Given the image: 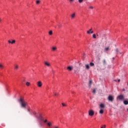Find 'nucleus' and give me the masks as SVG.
Here are the masks:
<instances>
[{"instance_id":"nucleus-1","label":"nucleus","mask_w":128,"mask_h":128,"mask_svg":"<svg viewBox=\"0 0 128 128\" xmlns=\"http://www.w3.org/2000/svg\"><path fill=\"white\" fill-rule=\"evenodd\" d=\"M18 102H19L22 108H26V106H28V102H26L22 98H20V99L18 100Z\"/></svg>"},{"instance_id":"nucleus-2","label":"nucleus","mask_w":128,"mask_h":128,"mask_svg":"<svg viewBox=\"0 0 128 128\" xmlns=\"http://www.w3.org/2000/svg\"><path fill=\"white\" fill-rule=\"evenodd\" d=\"M117 98L119 100H124V96L122 94H120L117 96Z\"/></svg>"},{"instance_id":"nucleus-3","label":"nucleus","mask_w":128,"mask_h":128,"mask_svg":"<svg viewBox=\"0 0 128 128\" xmlns=\"http://www.w3.org/2000/svg\"><path fill=\"white\" fill-rule=\"evenodd\" d=\"M108 100H109V102H114V96L110 95L108 98Z\"/></svg>"},{"instance_id":"nucleus-4","label":"nucleus","mask_w":128,"mask_h":128,"mask_svg":"<svg viewBox=\"0 0 128 128\" xmlns=\"http://www.w3.org/2000/svg\"><path fill=\"white\" fill-rule=\"evenodd\" d=\"M94 114V112L92 110L88 111V115L90 116H92Z\"/></svg>"},{"instance_id":"nucleus-5","label":"nucleus","mask_w":128,"mask_h":128,"mask_svg":"<svg viewBox=\"0 0 128 128\" xmlns=\"http://www.w3.org/2000/svg\"><path fill=\"white\" fill-rule=\"evenodd\" d=\"M106 108V104H100L99 106V108H102L104 110V108Z\"/></svg>"},{"instance_id":"nucleus-6","label":"nucleus","mask_w":128,"mask_h":128,"mask_svg":"<svg viewBox=\"0 0 128 128\" xmlns=\"http://www.w3.org/2000/svg\"><path fill=\"white\" fill-rule=\"evenodd\" d=\"M36 84L38 88H42V81L38 82Z\"/></svg>"},{"instance_id":"nucleus-7","label":"nucleus","mask_w":128,"mask_h":128,"mask_svg":"<svg viewBox=\"0 0 128 128\" xmlns=\"http://www.w3.org/2000/svg\"><path fill=\"white\" fill-rule=\"evenodd\" d=\"M8 44H16V40H12V42L10 40H8Z\"/></svg>"},{"instance_id":"nucleus-8","label":"nucleus","mask_w":128,"mask_h":128,"mask_svg":"<svg viewBox=\"0 0 128 128\" xmlns=\"http://www.w3.org/2000/svg\"><path fill=\"white\" fill-rule=\"evenodd\" d=\"M44 64L46 66H48V67L50 66V62H48V61H46L44 62Z\"/></svg>"},{"instance_id":"nucleus-9","label":"nucleus","mask_w":128,"mask_h":128,"mask_svg":"<svg viewBox=\"0 0 128 128\" xmlns=\"http://www.w3.org/2000/svg\"><path fill=\"white\" fill-rule=\"evenodd\" d=\"M19 66L18 64H14V69L16 70H18Z\"/></svg>"},{"instance_id":"nucleus-10","label":"nucleus","mask_w":128,"mask_h":128,"mask_svg":"<svg viewBox=\"0 0 128 128\" xmlns=\"http://www.w3.org/2000/svg\"><path fill=\"white\" fill-rule=\"evenodd\" d=\"M104 109L100 108V110L99 111V114H104Z\"/></svg>"},{"instance_id":"nucleus-11","label":"nucleus","mask_w":128,"mask_h":128,"mask_svg":"<svg viewBox=\"0 0 128 128\" xmlns=\"http://www.w3.org/2000/svg\"><path fill=\"white\" fill-rule=\"evenodd\" d=\"M47 125L48 126L50 127L52 126V122H49L47 123Z\"/></svg>"},{"instance_id":"nucleus-12","label":"nucleus","mask_w":128,"mask_h":128,"mask_svg":"<svg viewBox=\"0 0 128 128\" xmlns=\"http://www.w3.org/2000/svg\"><path fill=\"white\" fill-rule=\"evenodd\" d=\"M76 18V12L73 13V14L71 15V18Z\"/></svg>"},{"instance_id":"nucleus-13","label":"nucleus","mask_w":128,"mask_h":128,"mask_svg":"<svg viewBox=\"0 0 128 128\" xmlns=\"http://www.w3.org/2000/svg\"><path fill=\"white\" fill-rule=\"evenodd\" d=\"M124 104H125V106H128V100H124Z\"/></svg>"},{"instance_id":"nucleus-14","label":"nucleus","mask_w":128,"mask_h":128,"mask_svg":"<svg viewBox=\"0 0 128 128\" xmlns=\"http://www.w3.org/2000/svg\"><path fill=\"white\" fill-rule=\"evenodd\" d=\"M86 70H90V64H86L85 65Z\"/></svg>"},{"instance_id":"nucleus-15","label":"nucleus","mask_w":128,"mask_h":128,"mask_svg":"<svg viewBox=\"0 0 128 128\" xmlns=\"http://www.w3.org/2000/svg\"><path fill=\"white\" fill-rule=\"evenodd\" d=\"M67 70H72V66H68V68H67Z\"/></svg>"},{"instance_id":"nucleus-16","label":"nucleus","mask_w":128,"mask_h":128,"mask_svg":"<svg viewBox=\"0 0 128 128\" xmlns=\"http://www.w3.org/2000/svg\"><path fill=\"white\" fill-rule=\"evenodd\" d=\"M104 50L105 52H108V50H110V46L106 48Z\"/></svg>"},{"instance_id":"nucleus-17","label":"nucleus","mask_w":128,"mask_h":128,"mask_svg":"<svg viewBox=\"0 0 128 128\" xmlns=\"http://www.w3.org/2000/svg\"><path fill=\"white\" fill-rule=\"evenodd\" d=\"M92 80H90L89 81V86L90 88L92 86Z\"/></svg>"},{"instance_id":"nucleus-18","label":"nucleus","mask_w":128,"mask_h":128,"mask_svg":"<svg viewBox=\"0 0 128 128\" xmlns=\"http://www.w3.org/2000/svg\"><path fill=\"white\" fill-rule=\"evenodd\" d=\"M36 4H40V0H37L36 1Z\"/></svg>"},{"instance_id":"nucleus-19","label":"nucleus","mask_w":128,"mask_h":128,"mask_svg":"<svg viewBox=\"0 0 128 128\" xmlns=\"http://www.w3.org/2000/svg\"><path fill=\"white\" fill-rule=\"evenodd\" d=\"M26 86H30V82H26Z\"/></svg>"},{"instance_id":"nucleus-20","label":"nucleus","mask_w":128,"mask_h":128,"mask_svg":"<svg viewBox=\"0 0 128 128\" xmlns=\"http://www.w3.org/2000/svg\"><path fill=\"white\" fill-rule=\"evenodd\" d=\"M57 50V48L56 46H54V47H52V50L54 52V50Z\"/></svg>"},{"instance_id":"nucleus-21","label":"nucleus","mask_w":128,"mask_h":128,"mask_svg":"<svg viewBox=\"0 0 128 128\" xmlns=\"http://www.w3.org/2000/svg\"><path fill=\"white\" fill-rule=\"evenodd\" d=\"M92 38H96V34H94L92 35Z\"/></svg>"},{"instance_id":"nucleus-22","label":"nucleus","mask_w":128,"mask_h":128,"mask_svg":"<svg viewBox=\"0 0 128 128\" xmlns=\"http://www.w3.org/2000/svg\"><path fill=\"white\" fill-rule=\"evenodd\" d=\"M94 66V64L92 62L90 63V66Z\"/></svg>"},{"instance_id":"nucleus-23","label":"nucleus","mask_w":128,"mask_h":128,"mask_svg":"<svg viewBox=\"0 0 128 128\" xmlns=\"http://www.w3.org/2000/svg\"><path fill=\"white\" fill-rule=\"evenodd\" d=\"M50 36H52V31L50 30L49 32Z\"/></svg>"},{"instance_id":"nucleus-24","label":"nucleus","mask_w":128,"mask_h":128,"mask_svg":"<svg viewBox=\"0 0 128 128\" xmlns=\"http://www.w3.org/2000/svg\"><path fill=\"white\" fill-rule=\"evenodd\" d=\"M103 63L104 64H106V60H103Z\"/></svg>"},{"instance_id":"nucleus-25","label":"nucleus","mask_w":128,"mask_h":128,"mask_svg":"<svg viewBox=\"0 0 128 128\" xmlns=\"http://www.w3.org/2000/svg\"><path fill=\"white\" fill-rule=\"evenodd\" d=\"M78 0V2H80V4H82V2H84V0Z\"/></svg>"},{"instance_id":"nucleus-26","label":"nucleus","mask_w":128,"mask_h":128,"mask_svg":"<svg viewBox=\"0 0 128 128\" xmlns=\"http://www.w3.org/2000/svg\"><path fill=\"white\" fill-rule=\"evenodd\" d=\"M62 106H66V104L64 103H62Z\"/></svg>"},{"instance_id":"nucleus-27","label":"nucleus","mask_w":128,"mask_h":128,"mask_svg":"<svg viewBox=\"0 0 128 128\" xmlns=\"http://www.w3.org/2000/svg\"><path fill=\"white\" fill-rule=\"evenodd\" d=\"M0 68H4V66H2V64H0Z\"/></svg>"},{"instance_id":"nucleus-28","label":"nucleus","mask_w":128,"mask_h":128,"mask_svg":"<svg viewBox=\"0 0 128 128\" xmlns=\"http://www.w3.org/2000/svg\"><path fill=\"white\" fill-rule=\"evenodd\" d=\"M87 34H90V31L88 30V31H87Z\"/></svg>"},{"instance_id":"nucleus-29","label":"nucleus","mask_w":128,"mask_h":128,"mask_svg":"<svg viewBox=\"0 0 128 128\" xmlns=\"http://www.w3.org/2000/svg\"><path fill=\"white\" fill-rule=\"evenodd\" d=\"M106 125H103L102 126H101V128H106Z\"/></svg>"},{"instance_id":"nucleus-30","label":"nucleus","mask_w":128,"mask_h":128,"mask_svg":"<svg viewBox=\"0 0 128 128\" xmlns=\"http://www.w3.org/2000/svg\"><path fill=\"white\" fill-rule=\"evenodd\" d=\"M92 92H93V94H96V89H94V90H92Z\"/></svg>"},{"instance_id":"nucleus-31","label":"nucleus","mask_w":128,"mask_h":128,"mask_svg":"<svg viewBox=\"0 0 128 128\" xmlns=\"http://www.w3.org/2000/svg\"><path fill=\"white\" fill-rule=\"evenodd\" d=\"M55 96H58V93H54Z\"/></svg>"},{"instance_id":"nucleus-32","label":"nucleus","mask_w":128,"mask_h":128,"mask_svg":"<svg viewBox=\"0 0 128 128\" xmlns=\"http://www.w3.org/2000/svg\"><path fill=\"white\" fill-rule=\"evenodd\" d=\"M90 8H91V10H94V6H90Z\"/></svg>"},{"instance_id":"nucleus-33","label":"nucleus","mask_w":128,"mask_h":128,"mask_svg":"<svg viewBox=\"0 0 128 128\" xmlns=\"http://www.w3.org/2000/svg\"><path fill=\"white\" fill-rule=\"evenodd\" d=\"M79 70H74V72H75V74H76V72H78Z\"/></svg>"},{"instance_id":"nucleus-34","label":"nucleus","mask_w":128,"mask_h":128,"mask_svg":"<svg viewBox=\"0 0 128 128\" xmlns=\"http://www.w3.org/2000/svg\"><path fill=\"white\" fill-rule=\"evenodd\" d=\"M116 53L118 54V49H116Z\"/></svg>"},{"instance_id":"nucleus-35","label":"nucleus","mask_w":128,"mask_h":128,"mask_svg":"<svg viewBox=\"0 0 128 128\" xmlns=\"http://www.w3.org/2000/svg\"><path fill=\"white\" fill-rule=\"evenodd\" d=\"M58 28H62V25L61 24H58Z\"/></svg>"},{"instance_id":"nucleus-36","label":"nucleus","mask_w":128,"mask_h":128,"mask_svg":"<svg viewBox=\"0 0 128 128\" xmlns=\"http://www.w3.org/2000/svg\"><path fill=\"white\" fill-rule=\"evenodd\" d=\"M92 28H91L90 29L89 32H92Z\"/></svg>"},{"instance_id":"nucleus-37","label":"nucleus","mask_w":128,"mask_h":128,"mask_svg":"<svg viewBox=\"0 0 128 128\" xmlns=\"http://www.w3.org/2000/svg\"><path fill=\"white\" fill-rule=\"evenodd\" d=\"M44 122H48V120H45L44 121Z\"/></svg>"},{"instance_id":"nucleus-38","label":"nucleus","mask_w":128,"mask_h":128,"mask_svg":"<svg viewBox=\"0 0 128 128\" xmlns=\"http://www.w3.org/2000/svg\"><path fill=\"white\" fill-rule=\"evenodd\" d=\"M52 74H54V70H52Z\"/></svg>"},{"instance_id":"nucleus-39","label":"nucleus","mask_w":128,"mask_h":128,"mask_svg":"<svg viewBox=\"0 0 128 128\" xmlns=\"http://www.w3.org/2000/svg\"><path fill=\"white\" fill-rule=\"evenodd\" d=\"M122 92H126V89L123 88V89H122Z\"/></svg>"},{"instance_id":"nucleus-40","label":"nucleus","mask_w":128,"mask_h":128,"mask_svg":"<svg viewBox=\"0 0 128 128\" xmlns=\"http://www.w3.org/2000/svg\"><path fill=\"white\" fill-rule=\"evenodd\" d=\"M90 34H94V31H91V32H90Z\"/></svg>"},{"instance_id":"nucleus-41","label":"nucleus","mask_w":128,"mask_h":128,"mask_svg":"<svg viewBox=\"0 0 128 128\" xmlns=\"http://www.w3.org/2000/svg\"><path fill=\"white\" fill-rule=\"evenodd\" d=\"M54 128H58V126H55L54 127Z\"/></svg>"},{"instance_id":"nucleus-42","label":"nucleus","mask_w":128,"mask_h":128,"mask_svg":"<svg viewBox=\"0 0 128 128\" xmlns=\"http://www.w3.org/2000/svg\"><path fill=\"white\" fill-rule=\"evenodd\" d=\"M118 82H120V79H118Z\"/></svg>"},{"instance_id":"nucleus-43","label":"nucleus","mask_w":128,"mask_h":128,"mask_svg":"<svg viewBox=\"0 0 128 128\" xmlns=\"http://www.w3.org/2000/svg\"><path fill=\"white\" fill-rule=\"evenodd\" d=\"M120 54H122V52H120Z\"/></svg>"},{"instance_id":"nucleus-44","label":"nucleus","mask_w":128,"mask_h":128,"mask_svg":"<svg viewBox=\"0 0 128 128\" xmlns=\"http://www.w3.org/2000/svg\"><path fill=\"white\" fill-rule=\"evenodd\" d=\"M112 60H115V58L114 57L112 58Z\"/></svg>"},{"instance_id":"nucleus-45","label":"nucleus","mask_w":128,"mask_h":128,"mask_svg":"<svg viewBox=\"0 0 128 128\" xmlns=\"http://www.w3.org/2000/svg\"><path fill=\"white\" fill-rule=\"evenodd\" d=\"M70 2H74V0H70Z\"/></svg>"},{"instance_id":"nucleus-46","label":"nucleus","mask_w":128,"mask_h":128,"mask_svg":"<svg viewBox=\"0 0 128 128\" xmlns=\"http://www.w3.org/2000/svg\"><path fill=\"white\" fill-rule=\"evenodd\" d=\"M2 22V18H0V22Z\"/></svg>"},{"instance_id":"nucleus-47","label":"nucleus","mask_w":128,"mask_h":128,"mask_svg":"<svg viewBox=\"0 0 128 128\" xmlns=\"http://www.w3.org/2000/svg\"><path fill=\"white\" fill-rule=\"evenodd\" d=\"M114 82H116V80H114Z\"/></svg>"},{"instance_id":"nucleus-48","label":"nucleus","mask_w":128,"mask_h":128,"mask_svg":"<svg viewBox=\"0 0 128 128\" xmlns=\"http://www.w3.org/2000/svg\"><path fill=\"white\" fill-rule=\"evenodd\" d=\"M97 36H98V34H97Z\"/></svg>"}]
</instances>
